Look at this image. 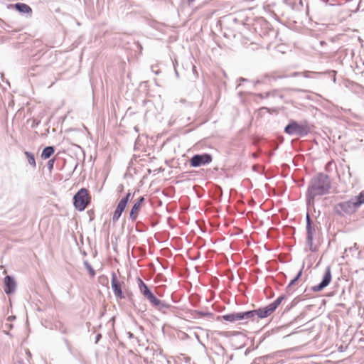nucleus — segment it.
Instances as JSON below:
<instances>
[{
  "label": "nucleus",
  "mask_w": 364,
  "mask_h": 364,
  "mask_svg": "<svg viewBox=\"0 0 364 364\" xmlns=\"http://www.w3.org/2000/svg\"><path fill=\"white\" fill-rule=\"evenodd\" d=\"M331 188V181L328 175L319 173L310 181L307 193L306 202L308 205H314L316 196L326 194Z\"/></svg>",
  "instance_id": "1"
},
{
  "label": "nucleus",
  "mask_w": 364,
  "mask_h": 364,
  "mask_svg": "<svg viewBox=\"0 0 364 364\" xmlns=\"http://www.w3.org/2000/svg\"><path fill=\"white\" fill-rule=\"evenodd\" d=\"M284 132L289 135L306 136L310 132V127L306 122L299 124L291 120L285 127Z\"/></svg>",
  "instance_id": "2"
},
{
  "label": "nucleus",
  "mask_w": 364,
  "mask_h": 364,
  "mask_svg": "<svg viewBox=\"0 0 364 364\" xmlns=\"http://www.w3.org/2000/svg\"><path fill=\"white\" fill-rule=\"evenodd\" d=\"M358 208L357 205L352 198L349 200L343 201L336 204L333 207V210L336 214L340 216H344L346 215H351L354 213Z\"/></svg>",
  "instance_id": "3"
},
{
  "label": "nucleus",
  "mask_w": 364,
  "mask_h": 364,
  "mask_svg": "<svg viewBox=\"0 0 364 364\" xmlns=\"http://www.w3.org/2000/svg\"><path fill=\"white\" fill-rule=\"evenodd\" d=\"M73 205L79 211L84 210L90 203L87 191L85 188L80 189L73 197Z\"/></svg>",
  "instance_id": "4"
},
{
  "label": "nucleus",
  "mask_w": 364,
  "mask_h": 364,
  "mask_svg": "<svg viewBox=\"0 0 364 364\" xmlns=\"http://www.w3.org/2000/svg\"><path fill=\"white\" fill-rule=\"evenodd\" d=\"M284 299L285 296L282 295L267 306L256 309L255 311L257 312V317L259 318H264L269 316L277 309V307L280 305Z\"/></svg>",
  "instance_id": "5"
},
{
  "label": "nucleus",
  "mask_w": 364,
  "mask_h": 364,
  "mask_svg": "<svg viewBox=\"0 0 364 364\" xmlns=\"http://www.w3.org/2000/svg\"><path fill=\"white\" fill-rule=\"evenodd\" d=\"M139 287L141 294L154 306L156 304H159L157 299L151 291L148 286L141 279H139Z\"/></svg>",
  "instance_id": "6"
},
{
  "label": "nucleus",
  "mask_w": 364,
  "mask_h": 364,
  "mask_svg": "<svg viewBox=\"0 0 364 364\" xmlns=\"http://www.w3.org/2000/svg\"><path fill=\"white\" fill-rule=\"evenodd\" d=\"M211 161L212 156L209 154H196L191 159L190 164L192 167H198L208 164Z\"/></svg>",
  "instance_id": "7"
},
{
  "label": "nucleus",
  "mask_w": 364,
  "mask_h": 364,
  "mask_svg": "<svg viewBox=\"0 0 364 364\" xmlns=\"http://www.w3.org/2000/svg\"><path fill=\"white\" fill-rule=\"evenodd\" d=\"M124 282H120L117 280L116 274L112 272V279H111V287L113 291V293L117 299H123L124 296L122 291V286L124 284Z\"/></svg>",
  "instance_id": "8"
},
{
  "label": "nucleus",
  "mask_w": 364,
  "mask_h": 364,
  "mask_svg": "<svg viewBox=\"0 0 364 364\" xmlns=\"http://www.w3.org/2000/svg\"><path fill=\"white\" fill-rule=\"evenodd\" d=\"M331 277H331V267L328 266L326 268L325 273L323 277L321 282L318 285L314 286L312 287V290L316 292L323 290L325 287H326L330 284V282L331 281Z\"/></svg>",
  "instance_id": "9"
},
{
  "label": "nucleus",
  "mask_w": 364,
  "mask_h": 364,
  "mask_svg": "<svg viewBox=\"0 0 364 364\" xmlns=\"http://www.w3.org/2000/svg\"><path fill=\"white\" fill-rule=\"evenodd\" d=\"M16 283L11 276H6L4 278V291L6 294H11L16 291Z\"/></svg>",
  "instance_id": "10"
},
{
  "label": "nucleus",
  "mask_w": 364,
  "mask_h": 364,
  "mask_svg": "<svg viewBox=\"0 0 364 364\" xmlns=\"http://www.w3.org/2000/svg\"><path fill=\"white\" fill-rule=\"evenodd\" d=\"M315 232V229L312 225H306V242L307 245L309 247V250L311 252H314L316 248L313 247V235Z\"/></svg>",
  "instance_id": "11"
},
{
  "label": "nucleus",
  "mask_w": 364,
  "mask_h": 364,
  "mask_svg": "<svg viewBox=\"0 0 364 364\" xmlns=\"http://www.w3.org/2000/svg\"><path fill=\"white\" fill-rule=\"evenodd\" d=\"M14 7L21 14H28L31 15L32 13L31 8L28 5L23 3H17L14 5Z\"/></svg>",
  "instance_id": "12"
},
{
  "label": "nucleus",
  "mask_w": 364,
  "mask_h": 364,
  "mask_svg": "<svg viewBox=\"0 0 364 364\" xmlns=\"http://www.w3.org/2000/svg\"><path fill=\"white\" fill-rule=\"evenodd\" d=\"M223 318L225 321H229V322H235L236 321H240V313H232L229 314L223 315Z\"/></svg>",
  "instance_id": "13"
},
{
  "label": "nucleus",
  "mask_w": 364,
  "mask_h": 364,
  "mask_svg": "<svg viewBox=\"0 0 364 364\" xmlns=\"http://www.w3.org/2000/svg\"><path fill=\"white\" fill-rule=\"evenodd\" d=\"M54 151L55 149L53 146H46L41 153V158L43 159H48L53 154Z\"/></svg>",
  "instance_id": "14"
},
{
  "label": "nucleus",
  "mask_w": 364,
  "mask_h": 364,
  "mask_svg": "<svg viewBox=\"0 0 364 364\" xmlns=\"http://www.w3.org/2000/svg\"><path fill=\"white\" fill-rule=\"evenodd\" d=\"M255 316H257V312L255 310L240 312L241 320L253 319Z\"/></svg>",
  "instance_id": "15"
},
{
  "label": "nucleus",
  "mask_w": 364,
  "mask_h": 364,
  "mask_svg": "<svg viewBox=\"0 0 364 364\" xmlns=\"http://www.w3.org/2000/svg\"><path fill=\"white\" fill-rule=\"evenodd\" d=\"M300 75H303L304 77H308L307 75V73H298V72H294L290 75H272L270 77L274 80H276L277 79H282V78H285V77H296V76H299Z\"/></svg>",
  "instance_id": "16"
},
{
  "label": "nucleus",
  "mask_w": 364,
  "mask_h": 364,
  "mask_svg": "<svg viewBox=\"0 0 364 364\" xmlns=\"http://www.w3.org/2000/svg\"><path fill=\"white\" fill-rule=\"evenodd\" d=\"M141 208V205H139V203H135L131 210L130 212V218L132 220H135L138 216L139 210Z\"/></svg>",
  "instance_id": "17"
},
{
  "label": "nucleus",
  "mask_w": 364,
  "mask_h": 364,
  "mask_svg": "<svg viewBox=\"0 0 364 364\" xmlns=\"http://www.w3.org/2000/svg\"><path fill=\"white\" fill-rule=\"evenodd\" d=\"M154 307H156L159 311H164L165 309H170L171 306L169 304L159 299V304H156Z\"/></svg>",
  "instance_id": "18"
},
{
  "label": "nucleus",
  "mask_w": 364,
  "mask_h": 364,
  "mask_svg": "<svg viewBox=\"0 0 364 364\" xmlns=\"http://www.w3.org/2000/svg\"><path fill=\"white\" fill-rule=\"evenodd\" d=\"M353 199L357 205L358 208H359L362 204L364 203V190L362 191L358 196Z\"/></svg>",
  "instance_id": "19"
},
{
  "label": "nucleus",
  "mask_w": 364,
  "mask_h": 364,
  "mask_svg": "<svg viewBox=\"0 0 364 364\" xmlns=\"http://www.w3.org/2000/svg\"><path fill=\"white\" fill-rule=\"evenodd\" d=\"M25 155L28 159V164L32 166V167L35 168L36 166V160L33 154L29 151H25Z\"/></svg>",
  "instance_id": "20"
},
{
  "label": "nucleus",
  "mask_w": 364,
  "mask_h": 364,
  "mask_svg": "<svg viewBox=\"0 0 364 364\" xmlns=\"http://www.w3.org/2000/svg\"><path fill=\"white\" fill-rule=\"evenodd\" d=\"M302 274V269L299 270L297 275L290 282L289 285L287 287V291H289L291 290V287L295 284L296 282L300 278Z\"/></svg>",
  "instance_id": "21"
},
{
  "label": "nucleus",
  "mask_w": 364,
  "mask_h": 364,
  "mask_svg": "<svg viewBox=\"0 0 364 364\" xmlns=\"http://www.w3.org/2000/svg\"><path fill=\"white\" fill-rule=\"evenodd\" d=\"M122 210L119 209V208H116L114 213H113V216H112V221L114 223H115L117 221H118V220L119 219V218L121 217V215L122 213Z\"/></svg>",
  "instance_id": "22"
},
{
  "label": "nucleus",
  "mask_w": 364,
  "mask_h": 364,
  "mask_svg": "<svg viewBox=\"0 0 364 364\" xmlns=\"http://www.w3.org/2000/svg\"><path fill=\"white\" fill-rule=\"evenodd\" d=\"M84 265H85V268L87 269V271L89 272L90 274L92 277H94L95 275V272L93 269V268L92 267V266L89 264V262L87 261H85Z\"/></svg>",
  "instance_id": "23"
},
{
  "label": "nucleus",
  "mask_w": 364,
  "mask_h": 364,
  "mask_svg": "<svg viewBox=\"0 0 364 364\" xmlns=\"http://www.w3.org/2000/svg\"><path fill=\"white\" fill-rule=\"evenodd\" d=\"M125 200H120V201L119 202V203L117 204V208H119L120 210H122V211L124 210L127 203H125Z\"/></svg>",
  "instance_id": "24"
},
{
  "label": "nucleus",
  "mask_w": 364,
  "mask_h": 364,
  "mask_svg": "<svg viewBox=\"0 0 364 364\" xmlns=\"http://www.w3.org/2000/svg\"><path fill=\"white\" fill-rule=\"evenodd\" d=\"M54 164V159H50L48 162V167L49 169H52Z\"/></svg>",
  "instance_id": "25"
},
{
  "label": "nucleus",
  "mask_w": 364,
  "mask_h": 364,
  "mask_svg": "<svg viewBox=\"0 0 364 364\" xmlns=\"http://www.w3.org/2000/svg\"><path fill=\"white\" fill-rule=\"evenodd\" d=\"M130 197H131V193H128L125 197L122 198V200H125V203H128L129 199H130Z\"/></svg>",
  "instance_id": "26"
},
{
  "label": "nucleus",
  "mask_w": 364,
  "mask_h": 364,
  "mask_svg": "<svg viewBox=\"0 0 364 364\" xmlns=\"http://www.w3.org/2000/svg\"><path fill=\"white\" fill-rule=\"evenodd\" d=\"M306 225H309V224L311 225L312 221L311 220V218H310V215L309 213L306 214Z\"/></svg>",
  "instance_id": "27"
},
{
  "label": "nucleus",
  "mask_w": 364,
  "mask_h": 364,
  "mask_svg": "<svg viewBox=\"0 0 364 364\" xmlns=\"http://www.w3.org/2000/svg\"><path fill=\"white\" fill-rule=\"evenodd\" d=\"M270 95H271V92H264V94H260V95H259V96H260L262 98H264V97L267 98V97H268L269 96H270Z\"/></svg>",
  "instance_id": "28"
},
{
  "label": "nucleus",
  "mask_w": 364,
  "mask_h": 364,
  "mask_svg": "<svg viewBox=\"0 0 364 364\" xmlns=\"http://www.w3.org/2000/svg\"><path fill=\"white\" fill-rule=\"evenodd\" d=\"M144 200V198L143 196L140 197L136 203H139V205H141L143 201Z\"/></svg>",
  "instance_id": "29"
},
{
  "label": "nucleus",
  "mask_w": 364,
  "mask_h": 364,
  "mask_svg": "<svg viewBox=\"0 0 364 364\" xmlns=\"http://www.w3.org/2000/svg\"><path fill=\"white\" fill-rule=\"evenodd\" d=\"M127 335H128L129 338H134V335H133V333H130V332H128V333H127Z\"/></svg>",
  "instance_id": "30"
},
{
  "label": "nucleus",
  "mask_w": 364,
  "mask_h": 364,
  "mask_svg": "<svg viewBox=\"0 0 364 364\" xmlns=\"http://www.w3.org/2000/svg\"><path fill=\"white\" fill-rule=\"evenodd\" d=\"M66 344H67L68 349L70 350V345L68 341H66Z\"/></svg>",
  "instance_id": "31"
},
{
  "label": "nucleus",
  "mask_w": 364,
  "mask_h": 364,
  "mask_svg": "<svg viewBox=\"0 0 364 364\" xmlns=\"http://www.w3.org/2000/svg\"><path fill=\"white\" fill-rule=\"evenodd\" d=\"M188 1V4L189 5H191L195 0H187Z\"/></svg>",
  "instance_id": "32"
},
{
  "label": "nucleus",
  "mask_w": 364,
  "mask_h": 364,
  "mask_svg": "<svg viewBox=\"0 0 364 364\" xmlns=\"http://www.w3.org/2000/svg\"><path fill=\"white\" fill-rule=\"evenodd\" d=\"M353 248H355V249H356V250H358V245H357V244H356V243H355V244H354V245H353Z\"/></svg>",
  "instance_id": "33"
},
{
  "label": "nucleus",
  "mask_w": 364,
  "mask_h": 364,
  "mask_svg": "<svg viewBox=\"0 0 364 364\" xmlns=\"http://www.w3.org/2000/svg\"><path fill=\"white\" fill-rule=\"evenodd\" d=\"M100 337H101V335H100V334H98V335L97 336V341H96V342L100 339Z\"/></svg>",
  "instance_id": "34"
},
{
  "label": "nucleus",
  "mask_w": 364,
  "mask_h": 364,
  "mask_svg": "<svg viewBox=\"0 0 364 364\" xmlns=\"http://www.w3.org/2000/svg\"><path fill=\"white\" fill-rule=\"evenodd\" d=\"M134 129L136 130V132H138V128L136 127H134Z\"/></svg>",
  "instance_id": "35"
},
{
  "label": "nucleus",
  "mask_w": 364,
  "mask_h": 364,
  "mask_svg": "<svg viewBox=\"0 0 364 364\" xmlns=\"http://www.w3.org/2000/svg\"><path fill=\"white\" fill-rule=\"evenodd\" d=\"M200 314H201V315H203V316H205V315H206L207 314H205V313H200Z\"/></svg>",
  "instance_id": "36"
}]
</instances>
